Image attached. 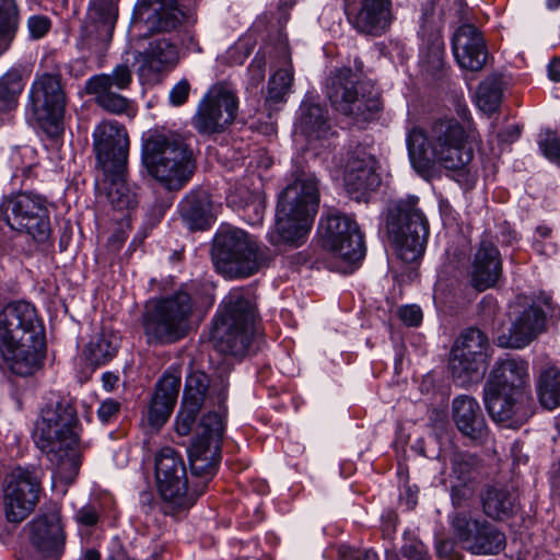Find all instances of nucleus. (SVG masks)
Returning a JSON list of instances; mask_svg holds the SVG:
<instances>
[{"mask_svg": "<svg viewBox=\"0 0 560 560\" xmlns=\"http://www.w3.org/2000/svg\"><path fill=\"white\" fill-rule=\"evenodd\" d=\"M468 133L455 117L443 116L432 120L428 131L412 127L407 133L408 155L418 172L439 164L446 170L466 167L474 158L468 145Z\"/></svg>", "mask_w": 560, "mask_h": 560, "instance_id": "1", "label": "nucleus"}, {"mask_svg": "<svg viewBox=\"0 0 560 560\" xmlns=\"http://www.w3.org/2000/svg\"><path fill=\"white\" fill-rule=\"evenodd\" d=\"M0 351L18 375H31L39 368L45 351V328L34 305L18 301L0 311Z\"/></svg>", "mask_w": 560, "mask_h": 560, "instance_id": "2", "label": "nucleus"}, {"mask_svg": "<svg viewBox=\"0 0 560 560\" xmlns=\"http://www.w3.org/2000/svg\"><path fill=\"white\" fill-rule=\"evenodd\" d=\"M292 176L293 182L279 196L275 225L267 233L275 247H299L305 243L318 209L316 176L302 166H296Z\"/></svg>", "mask_w": 560, "mask_h": 560, "instance_id": "3", "label": "nucleus"}, {"mask_svg": "<svg viewBox=\"0 0 560 560\" xmlns=\"http://www.w3.org/2000/svg\"><path fill=\"white\" fill-rule=\"evenodd\" d=\"M141 160L149 175L171 191L186 186L197 167L190 139L171 130L150 131L142 142Z\"/></svg>", "mask_w": 560, "mask_h": 560, "instance_id": "4", "label": "nucleus"}, {"mask_svg": "<svg viewBox=\"0 0 560 560\" xmlns=\"http://www.w3.org/2000/svg\"><path fill=\"white\" fill-rule=\"evenodd\" d=\"M257 307L249 291L243 289L231 290L219 304L210 340L221 353L243 355L250 346Z\"/></svg>", "mask_w": 560, "mask_h": 560, "instance_id": "5", "label": "nucleus"}, {"mask_svg": "<svg viewBox=\"0 0 560 560\" xmlns=\"http://www.w3.org/2000/svg\"><path fill=\"white\" fill-rule=\"evenodd\" d=\"M275 256L272 249L238 228L222 226L213 241L212 260L225 278L250 277L269 267Z\"/></svg>", "mask_w": 560, "mask_h": 560, "instance_id": "6", "label": "nucleus"}, {"mask_svg": "<svg viewBox=\"0 0 560 560\" xmlns=\"http://www.w3.org/2000/svg\"><path fill=\"white\" fill-rule=\"evenodd\" d=\"M78 422L75 407L70 401L61 399L47 404L35 423L34 442L51 462L56 460L59 474L66 466L77 471V464L70 451L78 443Z\"/></svg>", "mask_w": 560, "mask_h": 560, "instance_id": "7", "label": "nucleus"}, {"mask_svg": "<svg viewBox=\"0 0 560 560\" xmlns=\"http://www.w3.org/2000/svg\"><path fill=\"white\" fill-rule=\"evenodd\" d=\"M196 302L186 289L151 300L142 314L144 334L151 342L172 343L184 338L191 323Z\"/></svg>", "mask_w": 560, "mask_h": 560, "instance_id": "8", "label": "nucleus"}, {"mask_svg": "<svg viewBox=\"0 0 560 560\" xmlns=\"http://www.w3.org/2000/svg\"><path fill=\"white\" fill-rule=\"evenodd\" d=\"M154 464V475L165 514L190 508L209 485H205L201 477L191 474L192 482L189 488L184 459L170 446L159 451Z\"/></svg>", "mask_w": 560, "mask_h": 560, "instance_id": "9", "label": "nucleus"}, {"mask_svg": "<svg viewBox=\"0 0 560 560\" xmlns=\"http://www.w3.org/2000/svg\"><path fill=\"white\" fill-rule=\"evenodd\" d=\"M418 202L416 196L399 200L387 217L388 236L397 256L407 264L423 256L429 236V223Z\"/></svg>", "mask_w": 560, "mask_h": 560, "instance_id": "10", "label": "nucleus"}, {"mask_svg": "<svg viewBox=\"0 0 560 560\" xmlns=\"http://www.w3.org/2000/svg\"><path fill=\"white\" fill-rule=\"evenodd\" d=\"M0 221L11 230L45 243L51 235L47 200L40 195L19 192L4 196L0 202Z\"/></svg>", "mask_w": 560, "mask_h": 560, "instance_id": "11", "label": "nucleus"}, {"mask_svg": "<svg viewBox=\"0 0 560 560\" xmlns=\"http://www.w3.org/2000/svg\"><path fill=\"white\" fill-rule=\"evenodd\" d=\"M327 96L340 113L366 120L381 109V102L372 85L361 81L352 69L343 67L328 79Z\"/></svg>", "mask_w": 560, "mask_h": 560, "instance_id": "12", "label": "nucleus"}, {"mask_svg": "<svg viewBox=\"0 0 560 560\" xmlns=\"http://www.w3.org/2000/svg\"><path fill=\"white\" fill-rule=\"evenodd\" d=\"M490 343L478 328H468L456 339L450 357L454 383L468 387L480 381L487 369Z\"/></svg>", "mask_w": 560, "mask_h": 560, "instance_id": "13", "label": "nucleus"}, {"mask_svg": "<svg viewBox=\"0 0 560 560\" xmlns=\"http://www.w3.org/2000/svg\"><path fill=\"white\" fill-rule=\"evenodd\" d=\"M118 18V0H90L80 30L79 49L102 66Z\"/></svg>", "mask_w": 560, "mask_h": 560, "instance_id": "14", "label": "nucleus"}, {"mask_svg": "<svg viewBox=\"0 0 560 560\" xmlns=\"http://www.w3.org/2000/svg\"><path fill=\"white\" fill-rule=\"evenodd\" d=\"M65 106L66 95L58 75L46 73L33 82L28 108L47 136L54 138L62 133Z\"/></svg>", "mask_w": 560, "mask_h": 560, "instance_id": "15", "label": "nucleus"}, {"mask_svg": "<svg viewBox=\"0 0 560 560\" xmlns=\"http://www.w3.org/2000/svg\"><path fill=\"white\" fill-rule=\"evenodd\" d=\"M223 432L222 416L219 412H209L202 417L197 436L188 448L190 472L201 477L205 485L210 482L217 474Z\"/></svg>", "mask_w": 560, "mask_h": 560, "instance_id": "16", "label": "nucleus"}, {"mask_svg": "<svg viewBox=\"0 0 560 560\" xmlns=\"http://www.w3.org/2000/svg\"><path fill=\"white\" fill-rule=\"evenodd\" d=\"M237 109L236 91L226 82L218 83L200 101L192 125L201 135L220 133L234 121Z\"/></svg>", "mask_w": 560, "mask_h": 560, "instance_id": "17", "label": "nucleus"}, {"mask_svg": "<svg viewBox=\"0 0 560 560\" xmlns=\"http://www.w3.org/2000/svg\"><path fill=\"white\" fill-rule=\"evenodd\" d=\"M40 469L16 467L8 477L4 487L3 506L11 523H21L34 510L39 499Z\"/></svg>", "mask_w": 560, "mask_h": 560, "instance_id": "18", "label": "nucleus"}, {"mask_svg": "<svg viewBox=\"0 0 560 560\" xmlns=\"http://www.w3.org/2000/svg\"><path fill=\"white\" fill-rule=\"evenodd\" d=\"M324 244L337 257L353 265L365 256L364 237L354 219L332 211L325 219Z\"/></svg>", "mask_w": 560, "mask_h": 560, "instance_id": "19", "label": "nucleus"}, {"mask_svg": "<svg viewBox=\"0 0 560 560\" xmlns=\"http://www.w3.org/2000/svg\"><path fill=\"white\" fill-rule=\"evenodd\" d=\"M345 14L358 34L370 37L386 34L395 20L392 0H345Z\"/></svg>", "mask_w": 560, "mask_h": 560, "instance_id": "20", "label": "nucleus"}, {"mask_svg": "<svg viewBox=\"0 0 560 560\" xmlns=\"http://www.w3.org/2000/svg\"><path fill=\"white\" fill-rule=\"evenodd\" d=\"M93 150L102 171L127 170L129 138L115 120L100 122L93 131Z\"/></svg>", "mask_w": 560, "mask_h": 560, "instance_id": "21", "label": "nucleus"}, {"mask_svg": "<svg viewBox=\"0 0 560 560\" xmlns=\"http://www.w3.org/2000/svg\"><path fill=\"white\" fill-rule=\"evenodd\" d=\"M455 535L465 548L476 555H493L505 546V535L486 521L456 513L452 520Z\"/></svg>", "mask_w": 560, "mask_h": 560, "instance_id": "22", "label": "nucleus"}, {"mask_svg": "<svg viewBox=\"0 0 560 560\" xmlns=\"http://www.w3.org/2000/svg\"><path fill=\"white\" fill-rule=\"evenodd\" d=\"M178 0H138L132 13V27H144L149 33L177 30L185 21Z\"/></svg>", "mask_w": 560, "mask_h": 560, "instance_id": "23", "label": "nucleus"}, {"mask_svg": "<svg viewBox=\"0 0 560 560\" xmlns=\"http://www.w3.org/2000/svg\"><path fill=\"white\" fill-rule=\"evenodd\" d=\"M30 540L44 560H59L65 550L66 534L60 513L51 511L30 523Z\"/></svg>", "mask_w": 560, "mask_h": 560, "instance_id": "24", "label": "nucleus"}, {"mask_svg": "<svg viewBox=\"0 0 560 560\" xmlns=\"http://www.w3.org/2000/svg\"><path fill=\"white\" fill-rule=\"evenodd\" d=\"M478 476L479 462L475 455L464 452L452 455L448 480L454 506H466L475 497Z\"/></svg>", "mask_w": 560, "mask_h": 560, "instance_id": "25", "label": "nucleus"}, {"mask_svg": "<svg viewBox=\"0 0 560 560\" xmlns=\"http://www.w3.org/2000/svg\"><path fill=\"white\" fill-rule=\"evenodd\" d=\"M546 326V314L536 304L523 307L514 319L508 332L498 337V345L503 348L523 349L527 347Z\"/></svg>", "mask_w": 560, "mask_h": 560, "instance_id": "26", "label": "nucleus"}, {"mask_svg": "<svg viewBox=\"0 0 560 560\" xmlns=\"http://www.w3.org/2000/svg\"><path fill=\"white\" fill-rule=\"evenodd\" d=\"M452 49L460 68L479 71L483 68L488 52L481 32L471 24H464L453 35Z\"/></svg>", "mask_w": 560, "mask_h": 560, "instance_id": "27", "label": "nucleus"}, {"mask_svg": "<svg viewBox=\"0 0 560 560\" xmlns=\"http://www.w3.org/2000/svg\"><path fill=\"white\" fill-rule=\"evenodd\" d=\"M343 180L349 194L360 195L353 196L358 200L365 192L376 189L381 184V177L375 172L373 156L362 149L350 152L345 166Z\"/></svg>", "mask_w": 560, "mask_h": 560, "instance_id": "28", "label": "nucleus"}, {"mask_svg": "<svg viewBox=\"0 0 560 560\" xmlns=\"http://www.w3.org/2000/svg\"><path fill=\"white\" fill-rule=\"evenodd\" d=\"M528 382V363L521 358H505L495 362L486 386L524 397Z\"/></svg>", "mask_w": 560, "mask_h": 560, "instance_id": "29", "label": "nucleus"}, {"mask_svg": "<svg viewBox=\"0 0 560 560\" xmlns=\"http://www.w3.org/2000/svg\"><path fill=\"white\" fill-rule=\"evenodd\" d=\"M483 400L491 419L505 427H518L527 419L523 410V396L509 395L485 385Z\"/></svg>", "mask_w": 560, "mask_h": 560, "instance_id": "30", "label": "nucleus"}, {"mask_svg": "<svg viewBox=\"0 0 560 560\" xmlns=\"http://www.w3.org/2000/svg\"><path fill=\"white\" fill-rule=\"evenodd\" d=\"M502 273V259L498 247L488 240H482L474 256L470 283L483 291L495 285Z\"/></svg>", "mask_w": 560, "mask_h": 560, "instance_id": "31", "label": "nucleus"}, {"mask_svg": "<svg viewBox=\"0 0 560 560\" xmlns=\"http://www.w3.org/2000/svg\"><path fill=\"white\" fill-rule=\"evenodd\" d=\"M180 376L174 373H164L155 386L154 394L148 409L149 424L161 428L170 418L179 394Z\"/></svg>", "mask_w": 560, "mask_h": 560, "instance_id": "32", "label": "nucleus"}, {"mask_svg": "<svg viewBox=\"0 0 560 560\" xmlns=\"http://www.w3.org/2000/svg\"><path fill=\"white\" fill-rule=\"evenodd\" d=\"M453 420L457 429L471 440H483L488 434V427L478 401L470 396L462 395L454 398Z\"/></svg>", "mask_w": 560, "mask_h": 560, "instance_id": "33", "label": "nucleus"}, {"mask_svg": "<svg viewBox=\"0 0 560 560\" xmlns=\"http://www.w3.org/2000/svg\"><path fill=\"white\" fill-rule=\"evenodd\" d=\"M300 118L295 131L301 133L308 144L316 141L328 140L335 136L328 110L319 104L304 101L300 107Z\"/></svg>", "mask_w": 560, "mask_h": 560, "instance_id": "34", "label": "nucleus"}, {"mask_svg": "<svg viewBox=\"0 0 560 560\" xmlns=\"http://www.w3.org/2000/svg\"><path fill=\"white\" fill-rule=\"evenodd\" d=\"M139 71L159 73L175 67L178 61V49L168 39L160 38L149 43L147 49L138 54Z\"/></svg>", "mask_w": 560, "mask_h": 560, "instance_id": "35", "label": "nucleus"}, {"mask_svg": "<svg viewBox=\"0 0 560 560\" xmlns=\"http://www.w3.org/2000/svg\"><path fill=\"white\" fill-rule=\"evenodd\" d=\"M178 211L190 230H205L212 220L211 200L203 189H194L178 205Z\"/></svg>", "mask_w": 560, "mask_h": 560, "instance_id": "36", "label": "nucleus"}, {"mask_svg": "<svg viewBox=\"0 0 560 560\" xmlns=\"http://www.w3.org/2000/svg\"><path fill=\"white\" fill-rule=\"evenodd\" d=\"M483 512L493 520L509 517L515 508L514 495L502 486H488L481 493Z\"/></svg>", "mask_w": 560, "mask_h": 560, "instance_id": "37", "label": "nucleus"}, {"mask_svg": "<svg viewBox=\"0 0 560 560\" xmlns=\"http://www.w3.org/2000/svg\"><path fill=\"white\" fill-rule=\"evenodd\" d=\"M109 185L107 198L113 208L117 210L131 209L137 205L136 192L126 180L127 170L103 171Z\"/></svg>", "mask_w": 560, "mask_h": 560, "instance_id": "38", "label": "nucleus"}, {"mask_svg": "<svg viewBox=\"0 0 560 560\" xmlns=\"http://www.w3.org/2000/svg\"><path fill=\"white\" fill-rule=\"evenodd\" d=\"M119 338L110 331H101L91 337L83 350L84 358L93 365L112 360L118 350Z\"/></svg>", "mask_w": 560, "mask_h": 560, "instance_id": "39", "label": "nucleus"}, {"mask_svg": "<svg viewBox=\"0 0 560 560\" xmlns=\"http://www.w3.org/2000/svg\"><path fill=\"white\" fill-rule=\"evenodd\" d=\"M21 15L16 0H0V56L8 51L20 30Z\"/></svg>", "mask_w": 560, "mask_h": 560, "instance_id": "40", "label": "nucleus"}, {"mask_svg": "<svg viewBox=\"0 0 560 560\" xmlns=\"http://www.w3.org/2000/svg\"><path fill=\"white\" fill-rule=\"evenodd\" d=\"M536 386L542 407L548 410L560 407V369L555 365L542 369Z\"/></svg>", "mask_w": 560, "mask_h": 560, "instance_id": "41", "label": "nucleus"}, {"mask_svg": "<svg viewBox=\"0 0 560 560\" xmlns=\"http://www.w3.org/2000/svg\"><path fill=\"white\" fill-rule=\"evenodd\" d=\"M293 83V67L289 59L284 67L277 70L268 81V89L265 103L269 108L285 102V96L290 92Z\"/></svg>", "mask_w": 560, "mask_h": 560, "instance_id": "42", "label": "nucleus"}, {"mask_svg": "<svg viewBox=\"0 0 560 560\" xmlns=\"http://www.w3.org/2000/svg\"><path fill=\"white\" fill-rule=\"evenodd\" d=\"M23 89L24 83L19 71L10 70L0 77V114L9 113L18 106Z\"/></svg>", "mask_w": 560, "mask_h": 560, "instance_id": "43", "label": "nucleus"}, {"mask_svg": "<svg viewBox=\"0 0 560 560\" xmlns=\"http://www.w3.org/2000/svg\"><path fill=\"white\" fill-rule=\"evenodd\" d=\"M132 83V71L127 63L117 65L110 73L95 74L88 79L85 86L101 89L128 90Z\"/></svg>", "mask_w": 560, "mask_h": 560, "instance_id": "44", "label": "nucleus"}, {"mask_svg": "<svg viewBox=\"0 0 560 560\" xmlns=\"http://www.w3.org/2000/svg\"><path fill=\"white\" fill-rule=\"evenodd\" d=\"M88 94L95 95L96 103L106 112L121 114L127 110L130 101L121 94L122 91L115 89H101L95 86H85Z\"/></svg>", "mask_w": 560, "mask_h": 560, "instance_id": "45", "label": "nucleus"}, {"mask_svg": "<svg viewBox=\"0 0 560 560\" xmlns=\"http://www.w3.org/2000/svg\"><path fill=\"white\" fill-rule=\"evenodd\" d=\"M209 395V378L201 371H194L186 377L183 401L202 406Z\"/></svg>", "mask_w": 560, "mask_h": 560, "instance_id": "46", "label": "nucleus"}, {"mask_svg": "<svg viewBox=\"0 0 560 560\" xmlns=\"http://www.w3.org/2000/svg\"><path fill=\"white\" fill-rule=\"evenodd\" d=\"M502 101V85L498 79H487L479 84L477 105L483 112H495Z\"/></svg>", "mask_w": 560, "mask_h": 560, "instance_id": "47", "label": "nucleus"}, {"mask_svg": "<svg viewBox=\"0 0 560 560\" xmlns=\"http://www.w3.org/2000/svg\"><path fill=\"white\" fill-rule=\"evenodd\" d=\"M422 69L434 74L444 66V44L443 40L434 36L430 42L420 49V60Z\"/></svg>", "mask_w": 560, "mask_h": 560, "instance_id": "48", "label": "nucleus"}, {"mask_svg": "<svg viewBox=\"0 0 560 560\" xmlns=\"http://www.w3.org/2000/svg\"><path fill=\"white\" fill-rule=\"evenodd\" d=\"M200 408L201 406H197L196 402H182V407L175 421V430L177 434L186 436L191 432Z\"/></svg>", "mask_w": 560, "mask_h": 560, "instance_id": "49", "label": "nucleus"}, {"mask_svg": "<svg viewBox=\"0 0 560 560\" xmlns=\"http://www.w3.org/2000/svg\"><path fill=\"white\" fill-rule=\"evenodd\" d=\"M401 553L406 560H429L428 547L416 536L405 534Z\"/></svg>", "mask_w": 560, "mask_h": 560, "instance_id": "50", "label": "nucleus"}, {"mask_svg": "<svg viewBox=\"0 0 560 560\" xmlns=\"http://www.w3.org/2000/svg\"><path fill=\"white\" fill-rule=\"evenodd\" d=\"M28 36L33 40H38L47 35L51 28V20L42 14L31 15L26 21Z\"/></svg>", "mask_w": 560, "mask_h": 560, "instance_id": "51", "label": "nucleus"}, {"mask_svg": "<svg viewBox=\"0 0 560 560\" xmlns=\"http://www.w3.org/2000/svg\"><path fill=\"white\" fill-rule=\"evenodd\" d=\"M538 145L542 154L551 162L560 160V137L553 132H546L541 136Z\"/></svg>", "mask_w": 560, "mask_h": 560, "instance_id": "52", "label": "nucleus"}, {"mask_svg": "<svg viewBox=\"0 0 560 560\" xmlns=\"http://www.w3.org/2000/svg\"><path fill=\"white\" fill-rule=\"evenodd\" d=\"M120 410L121 405L118 400L107 398L100 404L96 415L102 424H109L117 421Z\"/></svg>", "mask_w": 560, "mask_h": 560, "instance_id": "53", "label": "nucleus"}, {"mask_svg": "<svg viewBox=\"0 0 560 560\" xmlns=\"http://www.w3.org/2000/svg\"><path fill=\"white\" fill-rule=\"evenodd\" d=\"M190 92L188 80L183 79L177 82L170 91L168 98L173 106H180L186 103Z\"/></svg>", "mask_w": 560, "mask_h": 560, "instance_id": "54", "label": "nucleus"}, {"mask_svg": "<svg viewBox=\"0 0 560 560\" xmlns=\"http://www.w3.org/2000/svg\"><path fill=\"white\" fill-rule=\"evenodd\" d=\"M100 515L97 509L92 504H85L78 510L75 521L83 526H94L98 522Z\"/></svg>", "mask_w": 560, "mask_h": 560, "instance_id": "55", "label": "nucleus"}, {"mask_svg": "<svg viewBox=\"0 0 560 560\" xmlns=\"http://www.w3.org/2000/svg\"><path fill=\"white\" fill-rule=\"evenodd\" d=\"M399 317L407 326H418L422 320V311L417 305H406L400 307Z\"/></svg>", "mask_w": 560, "mask_h": 560, "instance_id": "56", "label": "nucleus"}, {"mask_svg": "<svg viewBox=\"0 0 560 560\" xmlns=\"http://www.w3.org/2000/svg\"><path fill=\"white\" fill-rule=\"evenodd\" d=\"M266 61L262 57L256 56L248 66V74L252 85L260 84L265 79Z\"/></svg>", "mask_w": 560, "mask_h": 560, "instance_id": "57", "label": "nucleus"}, {"mask_svg": "<svg viewBox=\"0 0 560 560\" xmlns=\"http://www.w3.org/2000/svg\"><path fill=\"white\" fill-rule=\"evenodd\" d=\"M341 560H380L377 553L372 549L354 550L348 549L341 553Z\"/></svg>", "mask_w": 560, "mask_h": 560, "instance_id": "58", "label": "nucleus"}, {"mask_svg": "<svg viewBox=\"0 0 560 560\" xmlns=\"http://www.w3.org/2000/svg\"><path fill=\"white\" fill-rule=\"evenodd\" d=\"M242 205L245 209H248V208L254 209L255 214H256L255 219H254L255 222H258L261 220L262 213H264V206L260 200H258L255 197L247 196V197H244Z\"/></svg>", "mask_w": 560, "mask_h": 560, "instance_id": "59", "label": "nucleus"}, {"mask_svg": "<svg viewBox=\"0 0 560 560\" xmlns=\"http://www.w3.org/2000/svg\"><path fill=\"white\" fill-rule=\"evenodd\" d=\"M548 74L552 81L560 82V58H556L548 65Z\"/></svg>", "mask_w": 560, "mask_h": 560, "instance_id": "60", "label": "nucleus"}, {"mask_svg": "<svg viewBox=\"0 0 560 560\" xmlns=\"http://www.w3.org/2000/svg\"><path fill=\"white\" fill-rule=\"evenodd\" d=\"M152 501H153V495L151 492H142L140 494V502H141L145 513H148L151 510Z\"/></svg>", "mask_w": 560, "mask_h": 560, "instance_id": "61", "label": "nucleus"}, {"mask_svg": "<svg viewBox=\"0 0 560 560\" xmlns=\"http://www.w3.org/2000/svg\"><path fill=\"white\" fill-rule=\"evenodd\" d=\"M452 549V544L447 540L441 541L436 546V551L440 557H446Z\"/></svg>", "mask_w": 560, "mask_h": 560, "instance_id": "62", "label": "nucleus"}, {"mask_svg": "<svg viewBox=\"0 0 560 560\" xmlns=\"http://www.w3.org/2000/svg\"><path fill=\"white\" fill-rule=\"evenodd\" d=\"M295 261L298 264H306L311 260L310 258V254L305 250V252H301L299 254H296V256L294 257Z\"/></svg>", "mask_w": 560, "mask_h": 560, "instance_id": "63", "label": "nucleus"}, {"mask_svg": "<svg viewBox=\"0 0 560 560\" xmlns=\"http://www.w3.org/2000/svg\"><path fill=\"white\" fill-rule=\"evenodd\" d=\"M84 560H101V555L95 549H89L84 555Z\"/></svg>", "mask_w": 560, "mask_h": 560, "instance_id": "64", "label": "nucleus"}]
</instances>
